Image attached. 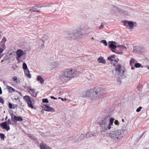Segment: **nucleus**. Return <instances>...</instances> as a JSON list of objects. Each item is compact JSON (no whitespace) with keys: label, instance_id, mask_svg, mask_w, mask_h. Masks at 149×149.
I'll use <instances>...</instances> for the list:
<instances>
[{"label":"nucleus","instance_id":"dca6fc26","mask_svg":"<svg viewBox=\"0 0 149 149\" xmlns=\"http://www.w3.org/2000/svg\"><path fill=\"white\" fill-rule=\"evenodd\" d=\"M44 110L46 111H51L52 112H54L55 110L53 108L50 107L48 105H46L43 107Z\"/></svg>","mask_w":149,"mask_h":149},{"label":"nucleus","instance_id":"0eeeda50","mask_svg":"<svg viewBox=\"0 0 149 149\" xmlns=\"http://www.w3.org/2000/svg\"><path fill=\"white\" fill-rule=\"evenodd\" d=\"M23 98L24 100L26 101L28 107L32 109H33L34 105L32 103L30 97L26 95L24 96Z\"/></svg>","mask_w":149,"mask_h":149},{"label":"nucleus","instance_id":"69168bd1","mask_svg":"<svg viewBox=\"0 0 149 149\" xmlns=\"http://www.w3.org/2000/svg\"><path fill=\"white\" fill-rule=\"evenodd\" d=\"M91 39H92V40H94V38H93V37H92V38H91Z\"/></svg>","mask_w":149,"mask_h":149},{"label":"nucleus","instance_id":"f8f14e48","mask_svg":"<svg viewBox=\"0 0 149 149\" xmlns=\"http://www.w3.org/2000/svg\"><path fill=\"white\" fill-rule=\"evenodd\" d=\"M110 44L109 46V47L111 48L112 51V50H114V49H117V46H116V42H115L110 41L109 42Z\"/></svg>","mask_w":149,"mask_h":149},{"label":"nucleus","instance_id":"6e6d98bb","mask_svg":"<svg viewBox=\"0 0 149 149\" xmlns=\"http://www.w3.org/2000/svg\"><path fill=\"white\" fill-rule=\"evenodd\" d=\"M18 101L19 102H20V105H21L22 104V103L21 102V101L20 100H19Z\"/></svg>","mask_w":149,"mask_h":149},{"label":"nucleus","instance_id":"ea45409f","mask_svg":"<svg viewBox=\"0 0 149 149\" xmlns=\"http://www.w3.org/2000/svg\"><path fill=\"white\" fill-rule=\"evenodd\" d=\"M0 136L1 139H3L5 137V135L3 134L0 133Z\"/></svg>","mask_w":149,"mask_h":149},{"label":"nucleus","instance_id":"680f3d73","mask_svg":"<svg viewBox=\"0 0 149 149\" xmlns=\"http://www.w3.org/2000/svg\"><path fill=\"white\" fill-rule=\"evenodd\" d=\"M1 31H0V39L1 38Z\"/></svg>","mask_w":149,"mask_h":149},{"label":"nucleus","instance_id":"aec40b11","mask_svg":"<svg viewBox=\"0 0 149 149\" xmlns=\"http://www.w3.org/2000/svg\"><path fill=\"white\" fill-rule=\"evenodd\" d=\"M98 61L100 63L105 64L106 63V61L103 57L100 56L97 59Z\"/></svg>","mask_w":149,"mask_h":149},{"label":"nucleus","instance_id":"bb28decb","mask_svg":"<svg viewBox=\"0 0 149 149\" xmlns=\"http://www.w3.org/2000/svg\"><path fill=\"white\" fill-rule=\"evenodd\" d=\"M118 11L122 14H128L129 13L127 12V11L125 10H122L120 9H118Z\"/></svg>","mask_w":149,"mask_h":149},{"label":"nucleus","instance_id":"423d86ee","mask_svg":"<svg viewBox=\"0 0 149 149\" xmlns=\"http://www.w3.org/2000/svg\"><path fill=\"white\" fill-rule=\"evenodd\" d=\"M127 48L126 47L123 45L117 46V49L115 50H112V51L115 53L121 54H123L124 51H126Z\"/></svg>","mask_w":149,"mask_h":149},{"label":"nucleus","instance_id":"ddd939ff","mask_svg":"<svg viewBox=\"0 0 149 149\" xmlns=\"http://www.w3.org/2000/svg\"><path fill=\"white\" fill-rule=\"evenodd\" d=\"M6 122H3L0 125L3 129H5L7 131H8L10 129V127L9 126H8Z\"/></svg>","mask_w":149,"mask_h":149},{"label":"nucleus","instance_id":"864d4df0","mask_svg":"<svg viewBox=\"0 0 149 149\" xmlns=\"http://www.w3.org/2000/svg\"><path fill=\"white\" fill-rule=\"evenodd\" d=\"M2 93V90L1 87H0V95Z\"/></svg>","mask_w":149,"mask_h":149},{"label":"nucleus","instance_id":"4be33fe9","mask_svg":"<svg viewBox=\"0 0 149 149\" xmlns=\"http://www.w3.org/2000/svg\"><path fill=\"white\" fill-rule=\"evenodd\" d=\"M87 79L89 83H93L95 81L94 78L91 76H88Z\"/></svg>","mask_w":149,"mask_h":149},{"label":"nucleus","instance_id":"e2e57ef3","mask_svg":"<svg viewBox=\"0 0 149 149\" xmlns=\"http://www.w3.org/2000/svg\"><path fill=\"white\" fill-rule=\"evenodd\" d=\"M134 67H131V69L132 70H134Z\"/></svg>","mask_w":149,"mask_h":149},{"label":"nucleus","instance_id":"49530a36","mask_svg":"<svg viewBox=\"0 0 149 149\" xmlns=\"http://www.w3.org/2000/svg\"><path fill=\"white\" fill-rule=\"evenodd\" d=\"M4 100L1 97L0 98V102L2 104H4Z\"/></svg>","mask_w":149,"mask_h":149},{"label":"nucleus","instance_id":"72a5a7b5","mask_svg":"<svg viewBox=\"0 0 149 149\" xmlns=\"http://www.w3.org/2000/svg\"><path fill=\"white\" fill-rule=\"evenodd\" d=\"M135 59L134 58H131V60L130 61V65L131 66H132L134 64L135 62Z\"/></svg>","mask_w":149,"mask_h":149},{"label":"nucleus","instance_id":"4c0bfd02","mask_svg":"<svg viewBox=\"0 0 149 149\" xmlns=\"http://www.w3.org/2000/svg\"><path fill=\"white\" fill-rule=\"evenodd\" d=\"M16 59L17 61V62L18 63H19L22 61V60H21L20 58L17 57Z\"/></svg>","mask_w":149,"mask_h":149},{"label":"nucleus","instance_id":"37998d69","mask_svg":"<svg viewBox=\"0 0 149 149\" xmlns=\"http://www.w3.org/2000/svg\"><path fill=\"white\" fill-rule=\"evenodd\" d=\"M114 123L117 125H118L119 124V122L117 120H116L115 121Z\"/></svg>","mask_w":149,"mask_h":149},{"label":"nucleus","instance_id":"6e6552de","mask_svg":"<svg viewBox=\"0 0 149 149\" xmlns=\"http://www.w3.org/2000/svg\"><path fill=\"white\" fill-rule=\"evenodd\" d=\"M123 23L124 26L130 28H132L136 25L134 22L131 21H123Z\"/></svg>","mask_w":149,"mask_h":149},{"label":"nucleus","instance_id":"bf43d9fd","mask_svg":"<svg viewBox=\"0 0 149 149\" xmlns=\"http://www.w3.org/2000/svg\"><path fill=\"white\" fill-rule=\"evenodd\" d=\"M29 137H30V138H31V139H34L33 137L32 136H30V135H29Z\"/></svg>","mask_w":149,"mask_h":149},{"label":"nucleus","instance_id":"5701e85b","mask_svg":"<svg viewBox=\"0 0 149 149\" xmlns=\"http://www.w3.org/2000/svg\"><path fill=\"white\" fill-rule=\"evenodd\" d=\"M121 68L122 67L120 65H118L115 68L117 74L118 75H120V72L121 71Z\"/></svg>","mask_w":149,"mask_h":149},{"label":"nucleus","instance_id":"3c124183","mask_svg":"<svg viewBox=\"0 0 149 149\" xmlns=\"http://www.w3.org/2000/svg\"><path fill=\"white\" fill-rule=\"evenodd\" d=\"M117 81L118 82H121V79L120 78H117Z\"/></svg>","mask_w":149,"mask_h":149},{"label":"nucleus","instance_id":"b1692460","mask_svg":"<svg viewBox=\"0 0 149 149\" xmlns=\"http://www.w3.org/2000/svg\"><path fill=\"white\" fill-rule=\"evenodd\" d=\"M41 149H52L45 144H41L40 145Z\"/></svg>","mask_w":149,"mask_h":149},{"label":"nucleus","instance_id":"a19ab883","mask_svg":"<svg viewBox=\"0 0 149 149\" xmlns=\"http://www.w3.org/2000/svg\"><path fill=\"white\" fill-rule=\"evenodd\" d=\"M9 59L8 57V56L7 55L5 56L4 57V61H6L8 60H9Z\"/></svg>","mask_w":149,"mask_h":149},{"label":"nucleus","instance_id":"473e14b6","mask_svg":"<svg viewBox=\"0 0 149 149\" xmlns=\"http://www.w3.org/2000/svg\"><path fill=\"white\" fill-rule=\"evenodd\" d=\"M134 66L136 68H139V67L143 68V67L141 63H135L134 64Z\"/></svg>","mask_w":149,"mask_h":149},{"label":"nucleus","instance_id":"9d476101","mask_svg":"<svg viewBox=\"0 0 149 149\" xmlns=\"http://www.w3.org/2000/svg\"><path fill=\"white\" fill-rule=\"evenodd\" d=\"M141 45H137L133 47L132 52L135 54H139Z\"/></svg>","mask_w":149,"mask_h":149},{"label":"nucleus","instance_id":"c9c22d12","mask_svg":"<svg viewBox=\"0 0 149 149\" xmlns=\"http://www.w3.org/2000/svg\"><path fill=\"white\" fill-rule=\"evenodd\" d=\"M23 68L24 70H27L28 69L27 65L25 63H24L23 64Z\"/></svg>","mask_w":149,"mask_h":149},{"label":"nucleus","instance_id":"7c9ffc66","mask_svg":"<svg viewBox=\"0 0 149 149\" xmlns=\"http://www.w3.org/2000/svg\"><path fill=\"white\" fill-rule=\"evenodd\" d=\"M25 75L28 78H31V75L29 71L28 70H27V71H25Z\"/></svg>","mask_w":149,"mask_h":149},{"label":"nucleus","instance_id":"cd10ccee","mask_svg":"<svg viewBox=\"0 0 149 149\" xmlns=\"http://www.w3.org/2000/svg\"><path fill=\"white\" fill-rule=\"evenodd\" d=\"M12 79L13 80V81H15V83L17 84L20 83V81L19 79H18L17 77L15 76H13L12 77Z\"/></svg>","mask_w":149,"mask_h":149},{"label":"nucleus","instance_id":"c756f323","mask_svg":"<svg viewBox=\"0 0 149 149\" xmlns=\"http://www.w3.org/2000/svg\"><path fill=\"white\" fill-rule=\"evenodd\" d=\"M7 88L8 89L9 92L10 93H12L15 91V90L14 88L9 86H7Z\"/></svg>","mask_w":149,"mask_h":149},{"label":"nucleus","instance_id":"09e8293b","mask_svg":"<svg viewBox=\"0 0 149 149\" xmlns=\"http://www.w3.org/2000/svg\"><path fill=\"white\" fill-rule=\"evenodd\" d=\"M7 123V124L9 125L11 123V120L10 119H8L7 121V122H6Z\"/></svg>","mask_w":149,"mask_h":149},{"label":"nucleus","instance_id":"a878e982","mask_svg":"<svg viewBox=\"0 0 149 149\" xmlns=\"http://www.w3.org/2000/svg\"><path fill=\"white\" fill-rule=\"evenodd\" d=\"M38 7L37 6L33 7L31 9H30V10L32 11L33 12H37L38 13H40V11L39 10H37Z\"/></svg>","mask_w":149,"mask_h":149},{"label":"nucleus","instance_id":"2f4dec72","mask_svg":"<svg viewBox=\"0 0 149 149\" xmlns=\"http://www.w3.org/2000/svg\"><path fill=\"white\" fill-rule=\"evenodd\" d=\"M115 56L114 55H112L108 57L107 59L111 61H113L115 59Z\"/></svg>","mask_w":149,"mask_h":149},{"label":"nucleus","instance_id":"20e7f679","mask_svg":"<svg viewBox=\"0 0 149 149\" xmlns=\"http://www.w3.org/2000/svg\"><path fill=\"white\" fill-rule=\"evenodd\" d=\"M114 119L111 118L109 116L105 117L101 122L100 124L101 131L105 132L108 130H110L111 128Z\"/></svg>","mask_w":149,"mask_h":149},{"label":"nucleus","instance_id":"9b49d317","mask_svg":"<svg viewBox=\"0 0 149 149\" xmlns=\"http://www.w3.org/2000/svg\"><path fill=\"white\" fill-rule=\"evenodd\" d=\"M6 39L5 38H4L2 40V41L0 43V46L2 47L4 49L5 48V42L6 41ZM3 51V49L0 47V54L2 53Z\"/></svg>","mask_w":149,"mask_h":149},{"label":"nucleus","instance_id":"e433bc0d","mask_svg":"<svg viewBox=\"0 0 149 149\" xmlns=\"http://www.w3.org/2000/svg\"><path fill=\"white\" fill-rule=\"evenodd\" d=\"M101 42L102 43H103V44H104L105 46H107V41L105 40H102L101 41Z\"/></svg>","mask_w":149,"mask_h":149},{"label":"nucleus","instance_id":"f257e3e1","mask_svg":"<svg viewBox=\"0 0 149 149\" xmlns=\"http://www.w3.org/2000/svg\"><path fill=\"white\" fill-rule=\"evenodd\" d=\"M79 74V72L74 69L68 68L60 73L58 78L61 81L64 82H66L74 77L78 76Z\"/></svg>","mask_w":149,"mask_h":149},{"label":"nucleus","instance_id":"13d9d810","mask_svg":"<svg viewBox=\"0 0 149 149\" xmlns=\"http://www.w3.org/2000/svg\"><path fill=\"white\" fill-rule=\"evenodd\" d=\"M19 99V97H17V98H14V100H18Z\"/></svg>","mask_w":149,"mask_h":149},{"label":"nucleus","instance_id":"c03bdc74","mask_svg":"<svg viewBox=\"0 0 149 149\" xmlns=\"http://www.w3.org/2000/svg\"><path fill=\"white\" fill-rule=\"evenodd\" d=\"M31 95L32 96L35 97L37 96V93H36V94H35V93L34 92L33 93H31Z\"/></svg>","mask_w":149,"mask_h":149},{"label":"nucleus","instance_id":"c85d7f7f","mask_svg":"<svg viewBox=\"0 0 149 149\" xmlns=\"http://www.w3.org/2000/svg\"><path fill=\"white\" fill-rule=\"evenodd\" d=\"M143 63L146 65L149 64V58H145L144 59Z\"/></svg>","mask_w":149,"mask_h":149},{"label":"nucleus","instance_id":"1a4fd4ad","mask_svg":"<svg viewBox=\"0 0 149 149\" xmlns=\"http://www.w3.org/2000/svg\"><path fill=\"white\" fill-rule=\"evenodd\" d=\"M59 64L56 62H52L49 65V68L51 70L56 68L59 66Z\"/></svg>","mask_w":149,"mask_h":149},{"label":"nucleus","instance_id":"de8ad7c7","mask_svg":"<svg viewBox=\"0 0 149 149\" xmlns=\"http://www.w3.org/2000/svg\"><path fill=\"white\" fill-rule=\"evenodd\" d=\"M12 104L11 103H9V107L10 109H12Z\"/></svg>","mask_w":149,"mask_h":149},{"label":"nucleus","instance_id":"39448f33","mask_svg":"<svg viewBox=\"0 0 149 149\" xmlns=\"http://www.w3.org/2000/svg\"><path fill=\"white\" fill-rule=\"evenodd\" d=\"M84 35V33L76 30L70 31L67 35V38L68 39L77 40L80 38V36Z\"/></svg>","mask_w":149,"mask_h":149},{"label":"nucleus","instance_id":"f3484780","mask_svg":"<svg viewBox=\"0 0 149 149\" xmlns=\"http://www.w3.org/2000/svg\"><path fill=\"white\" fill-rule=\"evenodd\" d=\"M25 53L21 49H19L17 50L16 52L17 57L20 58L22 56L25 55Z\"/></svg>","mask_w":149,"mask_h":149},{"label":"nucleus","instance_id":"774afa93","mask_svg":"<svg viewBox=\"0 0 149 149\" xmlns=\"http://www.w3.org/2000/svg\"><path fill=\"white\" fill-rule=\"evenodd\" d=\"M67 99L66 98H64V100L65 101Z\"/></svg>","mask_w":149,"mask_h":149},{"label":"nucleus","instance_id":"6ab92c4d","mask_svg":"<svg viewBox=\"0 0 149 149\" xmlns=\"http://www.w3.org/2000/svg\"><path fill=\"white\" fill-rule=\"evenodd\" d=\"M85 136V134H81L78 137H77V138H76L75 141L77 142L80 141L81 140L83 139L84 138Z\"/></svg>","mask_w":149,"mask_h":149},{"label":"nucleus","instance_id":"2eb2a0df","mask_svg":"<svg viewBox=\"0 0 149 149\" xmlns=\"http://www.w3.org/2000/svg\"><path fill=\"white\" fill-rule=\"evenodd\" d=\"M12 119L13 120L15 123H17V121H21L23 120V119L21 117H17L14 115L13 117H12Z\"/></svg>","mask_w":149,"mask_h":149},{"label":"nucleus","instance_id":"4468645a","mask_svg":"<svg viewBox=\"0 0 149 149\" xmlns=\"http://www.w3.org/2000/svg\"><path fill=\"white\" fill-rule=\"evenodd\" d=\"M147 52V50L145 47L143 45H141L139 54H144L146 53Z\"/></svg>","mask_w":149,"mask_h":149},{"label":"nucleus","instance_id":"a18cd8bd","mask_svg":"<svg viewBox=\"0 0 149 149\" xmlns=\"http://www.w3.org/2000/svg\"><path fill=\"white\" fill-rule=\"evenodd\" d=\"M142 107H140L139 108H138L136 110V111L137 112H139L141 109Z\"/></svg>","mask_w":149,"mask_h":149},{"label":"nucleus","instance_id":"338daca9","mask_svg":"<svg viewBox=\"0 0 149 149\" xmlns=\"http://www.w3.org/2000/svg\"><path fill=\"white\" fill-rule=\"evenodd\" d=\"M7 118H8V116H6V118H5L6 120L7 119Z\"/></svg>","mask_w":149,"mask_h":149},{"label":"nucleus","instance_id":"393cba45","mask_svg":"<svg viewBox=\"0 0 149 149\" xmlns=\"http://www.w3.org/2000/svg\"><path fill=\"white\" fill-rule=\"evenodd\" d=\"M37 79V81H39L41 84H42L44 83V80L42 77L38 76Z\"/></svg>","mask_w":149,"mask_h":149},{"label":"nucleus","instance_id":"603ef678","mask_svg":"<svg viewBox=\"0 0 149 149\" xmlns=\"http://www.w3.org/2000/svg\"><path fill=\"white\" fill-rule=\"evenodd\" d=\"M51 98L52 99H54V100H56L57 99V98H56L54 97L53 96H51Z\"/></svg>","mask_w":149,"mask_h":149},{"label":"nucleus","instance_id":"5fc2aeb1","mask_svg":"<svg viewBox=\"0 0 149 149\" xmlns=\"http://www.w3.org/2000/svg\"><path fill=\"white\" fill-rule=\"evenodd\" d=\"M145 67H146L149 70V65H146Z\"/></svg>","mask_w":149,"mask_h":149},{"label":"nucleus","instance_id":"f704fd0d","mask_svg":"<svg viewBox=\"0 0 149 149\" xmlns=\"http://www.w3.org/2000/svg\"><path fill=\"white\" fill-rule=\"evenodd\" d=\"M8 58H9V59H11V58H13L14 56V55L13 54V53H11L10 54H9L8 55H7Z\"/></svg>","mask_w":149,"mask_h":149},{"label":"nucleus","instance_id":"4d7b16f0","mask_svg":"<svg viewBox=\"0 0 149 149\" xmlns=\"http://www.w3.org/2000/svg\"><path fill=\"white\" fill-rule=\"evenodd\" d=\"M45 36V37H46V40H47V39H48V36H47V35H45V36Z\"/></svg>","mask_w":149,"mask_h":149},{"label":"nucleus","instance_id":"412c9836","mask_svg":"<svg viewBox=\"0 0 149 149\" xmlns=\"http://www.w3.org/2000/svg\"><path fill=\"white\" fill-rule=\"evenodd\" d=\"M40 8L41 9L42 11L46 10H53V6L45 7L44 6L41 7Z\"/></svg>","mask_w":149,"mask_h":149},{"label":"nucleus","instance_id":"052dcab7","mask_svg":"<svg viewBox=\"0 0 149 149\" xmlns=\"http://www.w3.org/2000/svg\"><path fill=\"white\" fill-rule=\"evenodd\" d=\"M58 98L59 99H61L62 101H63L64 100V99H63V98H61L60 97H59Z\"/></svg>","mask_w":149,"mask_h":149},{"label":"nucleus","instance_id":"a211bd4d","mask_svg":"<svg viewBox=\"0 0 149 149\" xmlns=\"http://www.w3.org/2000/svg\"><path fill=\"white\" fill-rule=\"evenodd\" d=\"M96 133L91 132L87 133L85 134V136L87 138L92 137L93 136H96Z\"/></svg>","mask_w":149,"mask_h":149},{"label":"nucleus","instance_id":"79ce46f5","mask_svg":"<svg viewBox=\"0 0 149 149\" xmlns=\"http://www.w3.org/2000/svg\"><path fill=\"white\" fill-rule=\"evenodd\" d=\"M28 89L29 90V91H31L32 92V93L35 92L34 89H32L30 87H28Z\"/></svg>","mask_w":149,"mask_h":149},{"label":"nucleus","instance_id":"7ed1b4c3","mask_svg":"<svg viewBox=\"0 0 149 149\" xmlns=\"http://www.w3.org/2000/svg\"><path fill=\"white\" fill-rule=\"evenodd\" d=\"M126 133L127 131L125 129L117 130L111 132L109 136L113 142H117L122 139Z\"/></svg>","mask_w":149,"mask_h":149},{"label":"nucleus","instance_id":"0e129e2a","mask_svg":"<svg viewBox=\"0 0 149 149\" xmlns=\"http://www.w3.org/2000/svg\"><path fill=\"white\" fill-rule=\"evenodd\" d=\"M122 121L123 122H124V119H122Z\"/></svg>","mask_w":149,"mask_h":149},{"label":"nucleus","instance_id":"f03ea898","mask_svg":"<svg viewBox=\"0 0 149 149\" xmlns=\"http://www.w3.org/2000/svg\"><path fill=\"white\" fill-rule=\"evenodd\" d=\"M105 93L104 89L100 87H96L94 89L88 90L86 93V95L92 99L95 100L102 97L103 94Z\"/></svg>","mask_w":149,"mask_h":149},{"label":"nucleus","instance_id":"8fccbe9b","mask_svg":"<svg viewBox=\"0 0 149 149\" xmlns=\"http://www.w3.org/2000/svg\"><path fill=\"white\" fill-rule=\"evenodd\" d=\"M104 27V25L103 24H101V25L99 27L100 29H102Z\"/></svg>","mask_w":149,"mask_h":149},{"label":"nucleus","instance_id":"58836bf2","mask_svg":"<svg viewBox=\"0 0 149 149\" xmlns=\"http://www.w3.org/2000/svg\"><path fill=\"white\" fill-rule=\"evenodd\" d=\"M42 102L43 103H48L49 101L47 99H42Z\"/></svg>","mask_w":149,"mask_h":149}]
</instances>
